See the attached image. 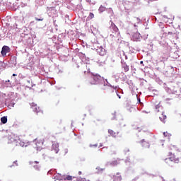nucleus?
Returning a JSON list of instances; mask_svg holds the SVG:
<instances>
[{
    "label": "nucleus",
    "mask_w": 181,
    "mask_h": 181,
    "mask_svg": "<svg viewBox=\"0 0 181 181\" xmlns=\"http://www.w3.org/2000/svg\"><path fill=\"white\" fill-rule=\"evenodd\" d=\"M102 80H104V78L100 76V74L91 73V76L88 79V84L94 86L95 84H98L100 81H102Z\"/></svg>",
    "instance_id": "f257e3e1"
},
{
    "label": "nucleus",
    "mask_w": 181,
    "mask_h": 181,
    "mask_svg": "<svg viewBox=\"0 0 181 181\" xmlns=\"http://www.w3.org/2000/svg\"><path fill=\"white\" fill-rule=\"evenodd\" d=\"M165 163H169V162H174V163H179L181 162V156L179 154H171L170 157L165 159Z\"/></svg>",
    "instance_id": "f03ea898"
},
{
    "label": "nucleus",
    "mask_w": 181,
    "mask_h": 181,
    "mask_svg": "<svg viewBox=\"0 0 181 181\" xmlns=\"http://www.w3.org/2000/svg\"><path fill=\"white\" fill-rule=\"evenodd\" d=\"M156 112H160L159 119L162 122H165V119H166V115L165 114V112L163 111V107L159 105H157L156 106Z\"/></svg>",
    "instance_id": "7ed1b4c3"
},
{
    "label": "nucleus",
    "mask_w": 181,
    "mask_h": 181,
    "mask_svg": "<svg viewBox=\"0 0 181 181\" xmlns=\"http://www.w3.org/2000/svg\"><path fill=\"white\" fill-rule=\"evenodd\" d=\"M45 141L42 139H35L33 141V148L36 149V151H40V149H42V147L43 146V144H44Z\"/></svg>",
    "instance_id": "20e7f679"
},
{
    "label": "nucleus",
    "mask_w": 181,
    "mask_h": 181,
    "mask_svg": "<svg viewBox=\"0 0 181 181\" xmlns=\"http://www.w3.org/2000/svg\"><path fill=\"white\" fill-rule=\"evenodd\" d=\"M20 146H22V148H28V146H30L32 145V142L29 141L26 139H21L20 140Z\"/></svg>",
    "instance_id": "39448f33"
},
{
    "label": "nucleus",
    "mask_w": 181,
    "mask_h": 181,
    "mask_svg": "<svg viewBox=\"0 0 181 181\" xmlns=\"http://www.w3.org/2000/svg\"><path fill=\"white\" fill-rule=\"evenodd\" d=\"M110 28L112 33H114L115 35H119V30L118 29V27H117V25L113 22H111V25Z\"/></svg>",
    "instance_id": "423d86ee"
},
{
    "label": "nucleus",
    "mask_w": 181,
    "mask_h": 181,
    "mask_svg": "<svg viewBox=\"0 0 181 181\" xmlns=\"http://www.w3.org/2000/svg\"><path fill=\"white\" fill-rule=\"evenodd\" d=\"M9 52H11V48H9V47L8 46L4 45L2 47L1 53V55L4 57V56H6V53H9Z\"/></svg>",
    "instance_id": "0eeeda50"
},
{
    "label": "nucleus",
    "mask_w": 181,
    "mask_h": 181,
    "mask_svg": "<svg viewBox=\"0 0 181 181\" xmlns=\"http://www.w3.org/2000/svg\"><path fill=\"white\" fill-rule=\"evenodd\" d=\"M112 180L113 181H122V177L121 176V174H119V173H117L116 175H113Z\"/></svg>",
    "instance_id": "6e6552de"
},
{
    "label": "nucleus",
    "mask_w": 181,
    "mask_h": 181,
    "mask_svg": "<svg viewBox=\"0 0 181 181\" xmlns=\"http://www.w3.org/2000/svg\"><path fill=\"white\" fill-rule=\"evenodd\" d=\"M140 36H141V34H139V32H136L133 34L132 39H133V40H134V42H136V41L139 40Z\"/></svg>",
    "instance_id": "1a4fd4ad"
},
{
    "label": "nucleus",
    "mask_w": 181,
    "mask_h": 181,
    "mask_svg": "<svg viewBox=\"0 0 181 181\" xmlns=\"http://www.w3.org/2000/svg\"><path fill=\"white\" fill-rule=\"evenodd\" d=\"M139 144L143 146V148H149L150 146L149 142L145 141V139L141 140Z\"/></svg>",
    "instance_id": "9d476101"
},
{
    "label": "nucleus",
    "mask_w": 181,
    "mask_h": 181,
    "mask_svg": "<svg viewBox=\"0 0 181 181\" xmlns=\"http://www.w3.org/2000/svg\"><path fill=\"white\" fill-rule=\"evenodd\" d=\"M52 151H54L55 153H58L59 152V144L54 143L52 146Z\"/></svg>",
    "instance_id": "9b49d317"
},
{
    "label": "nucleus",
    "mask_w": 181,
    "mask_h": 181,
    "mask_svg": "<svg viewBox=\"0 0 181 181\" xmlns=\"http://www.w3.org/2000/svg\"><path fill=\"white\" fill-rule=\"evenodd\" d=\"M127 112L129 114H134V112H136V109L135 107H127Z\"/></svg>",
    "instance_id": "f8f14e48"
},
{
    "label": "nucleus",
    "mask_w": 181,
    "mask_h": 181,
    "mask_svg": "<svg viewBox=\"0 0 181 181\" xmlns=\"http://www.w3.org/2000/svg\"><path fill=\"white\" fill-rule=\"evenodd\" d=\"M108 134H110L111 136H113V138H116V136L118 135V132H115L112 129H108Z\"/></svg>",
    "instance_id": "ddd939ff"
},
{
    "label": "nucleus",
    "mask_w": 181,
    "mask_h": 181,
    "mask_svg": "<svg viewBox=\"0 0 181 181\" xmlns=\"http://www.w3.org/2000/svg\"><path fill=\"white\" fill-rule=\"evenodd\" d=\"M33 110L37 114H39V112H41L42 114H43V111H42V110H40V107L39 106H37V105L35 106Z\"/></svg>",
    "instance_id": "4468645a"
},
{
    "label": "nucleus",
    "mask_w": 181,
    "mask_h": 181,
    "mask_svg": "<svg viewBox=\"0 0 181 181\" xmlns=\"http://www.w3.org/2000/svg\"><path fill=\"white\" fill-rule=\"evenodd\" d=\"M122 69H124L125 73L129 71V66H128L126 63L122 64Z\"/></svg>",
    "instance_id": "2eb2a0df"
},
{
    "label": "nucleus",
    "mask_w": 181,
    "mask_h": 181,
    "mask_svg": "<svg viewBox=\"0 0 181 181\" xmlns=\"http://www.w3.org/2000/svg\"><path fill=\"white\" fill-rule=\"evenodd\" d=\"M34 163L35 165H33V167L35 168V169H36V170H40V165H39V161H35Z\"/></svg>",
    "instance_id": "dca6fc26"
},
{
    "label": "nucleus",
    "mask_w": 181,
    "mask_h": 181,
    "mask_svg": "<svg viewBox=\"0 0 181 181\" xmlns=\"http://www.w3.org/2000/svg\"><path fill=\"white\" fill-rule=\"evenodd\" d=\"M6 67V64L3 62H0V70H4Z\"/></svg>",
    "instance_id": "f3484780"
},
{
    "label": "nucleus",
    "mask_w": 181,
    "mask_h": 181,
    "mask_svg": "<svg viewBox=\"0 0 181 181\" xmlns=\"http://www.w3.org/2000/svg\"><path fill=\"white\" fill-rule=\"evenodd\" d=\"M1 121L2 124H6L8 122V117H6L5 116L1 117Z\"/></svg>",
    "instance_id": "a211bd4d"
},
{
    "label": "nucleus",
    "mask_w": 181,
    "mask_h": 181,
    "mask_svg": "<svg viewBox=\"0 0 181 181\" xmlns=\"http://www.w3.org/2000/svg\"><path fill=\"white\" fill-rule=\"evenodd\" d=\"M119 163L117 160H115L110 163V165L111 166H117Z\"/></svg>",
    "instance_id": "6ab92c4d"
},
{
    "label": "nucleus",
    "mask_w": 181,
    "mask_h": 181,
    "mask_svg": "<svg viewBox=\"0 0 181 181\" xmlns=\"http://www.w3.org/2000/svg\"><path fill=\"white\" fill-rule=\"evenodd\" d=\"M107 90L108 93H114V91H115V89H114V88L110 86L107 87Z\"/></svg>",
    "instance_id": "aec40b11"
},
{
    "label": "nucleus",
    "mask_w": 181,
    "mask_h": 181,
    "mask_svg": "<svg viewBox=\"0 0 181 181\" xmlns=\"http://www.w3.org/2000/svg\"><path fill=\"white\" fill-rule=\"evenodd\" d=\"M105 7L103 6H100V8H99V11L100 12H105Z\"/></svg>",
    "instance_id": "412c9836"
},
{
    "label": "nucleus",
    "mask_w": 181,
    "mask_h": 181,
    "mask_svg": "<svg viewBox=\"0 0 181 181\" xmlns=\"http://www.w3.org/2000/svg\"><path fill=\"white\" fill-rule=\"evenodd\" d=\"M112 116H111V119H115V118H116V117H117V112H113V113H112V115H111Z\"/></svg>",
    "instance_id": "4be33fe9"
},
{
    "label": "nucleus",
    "mask_w": 181,
    "mask_h": 181,
    "mask_svg": "<svg viewBox=\"0 0 181 181\" xmlns=\"http://www.w3.org/2000/svg\"><path fill=\"white\" fill-rule=\"evenodd\" d=\"M64 180H73V177L70 175H67Z\"/></svg>",
    "instance_id": "5701e85b"
},
{
    "label": "nucleus",
    "mask_w": 181,
    "mask_h": 181,
    "mask_svg": "<svg viewBox=\"0 0 181 181\" xmlns=\"http://www.w3.org/2000/svg\"><path fill=\"white\" fill-rule=\"evenodd\" d=\"M93 18H94V13H90L88 18V19H93Z\"/></svg>",
    "instance_id": "b1692460"
},
{
    "label": "nucleus",
    "mask_w": 181,
    "mask_h": 181,
    "mask_svg": "<svg viewBox=\"0 0 181 181\" xmlns=\"http://www.w3.org/2000/svg\"><path fill=\"white\" fill-rule=\"evenodd\" d=\"M163 135L167 138H169V136H170V134L168 133V132H163Z\"/></svg>",
    "instance_id": "393cba45"
},
{
    "label": "nucleus",
    "mask_w": 181,
    "mask_h": 181,
    "mask_svg": "<svg viewBox=\"0 0 181 181\" xmlns=\"http://www.w3.org/2000/svg\"><path fill=\"white\" fill-rule=\"evenodd\" d=\"M30 105H31V108H33H33H35L37 105V104H36L35 103H32L30 104Z\"/></svg>",
    "instance_id": "a878e982"
},
{
    "label": "nucleus",
    "mask_w": 181,
    "mask_h": 181,
    "mask_svg": "<svg viewBox=\"0 0 181 181\" xmlns=\"http://www.w3.org/2000/svg\"><path fill=\"white\" fill-rule=\"evenodd\" d=\"M128 152H129V148H126L124 149V153H128Z\"/></svg>",
    "instance_id": "bb28decb"
},
{
    "label": "nucleus",
    "mask_w": 181,
    "mask_h": 181,
    "mask_svg": "<svg viewBox=\"0 0 181 181\" xmlns=\"http://www.w3.org/2000/svg\"><path fill=\"white\" fill-rule=\"evenodd\" d=\"M35 21H43V18H35Z\"/></svg>",
    "instance_id": "cd10ccee"
},
{
    "label": "nucleus",
    "mask_w": 181,
    "mask_h": 181,
    "mask_svg": "<svg viewBox=\"0 0 181 181\" xmlns=\"http://www.w3.org/2000/svg\"><path fill=\"white\" fill-rule=\"evenodd\" d=\"M49 11H54V12H56V8L54 7H51L49 8Z\"/></svg>",
    "instance_id": "c85d7f7f"
},
{
    "label": "nucleus",
    "mask_w": 181,
    "mask_h": 181,
    "mask_svg": "<svg viewBox=\"0 0 181 181\" xmlns=\"http://www.w3.org/2000/svg\"><path fill=\"white\" fill-rule=\"evenodd\" d=\"M108 11L111 12V13H114V11L111 8H108Z\"/></svg>",
    "instance_id": "c756f323"
},
{
    "label": "nucleus",
    "mask_w": 181,
    "mask_h": 181,
    "mask_svg": "<svg viewBox=\"0 0 181 181\" xmlns=\"http://www.w3.org/2000/svg\"><path fill=\"white\" fill-rule=\"evenodd\" d=\"M76 181H86V179L81 178V179H78Z\"/></svg>",
    "instance_id": "7c9ffc66"
},
{
    "label": "nucleus",
    "mask_w": 181,
    "mask_h": 181,
    "mask_svg": "<svg viewBox=\"0 0 181 181\" xmlns=\"http://www.w3.org/2000/svg\"><path fill=\"white\" fill-rule=\"evenodd\" d=\"M117 95L118 98H121V95H119V94L117 93Z\"/></svg>",
    "instance_id": "2f4dec72"
},
{
    "label": "nucleus",
    "mask_w": 181,
    "mask_h": 181,
    "mask_svg": "<svg viewBox=\"0 0 181 181\" xmlns=\"http://www.w3.org/2000/svg\"><path fill=\"white\" fill-rule=\"evenodd\" d=\"M16 76H17V75H16V74H13V77H16Z\"/></svg>",
    "instance_id": "473e14b6"
},
{
    "label": "nucleus",
    "mask_w": 181,
    "mask_h": 181,
    "mask_svg": "<svg viewBox=\"0 0 181 181\" xmlns=\"http://www.w3.org/2000/svg\"><path fill=\"white\" fill-rule=\"evenodd\" d=\"M11 81L8 80V81H6V83H9Z\"/></svg>",
    "instance_id": "72a5a7b5"
},
{
    "label": "nucleus",
    "mask_w": 181,
    "mask_h": 181,
    "mask_svg": "<svg viewBox=\"0 0 181 181\" xmlns=\"http://www.w3.org/2000/svg\"><path fill=\"white\" fill-rule=\"evenodd\" d=\"M78 175H81V171H79V172H78Z\"/></svg>",
    "instance_id": "f704fd0d"
},
{
    "label": "nucleus",
    "mask_w": 181,
    "mask_h": 181,
    "mask_svg": "<svg viewBox=\"0 0 181 181\" xmlns=\"http://www.w3.org/2000/svg\"><path fill=\"white\" fill-rule=\"evenodd\" d=\"M100 56H104V54H100Z\"/></svg>",
    "instance_id": "c9c22d12"
},
{
    "label": "nucleus",
    "mask_w": 181,
    "mask_h": 181,
    "mask_svg": "<svg viewBox=\"0 0 181 181\" xmlns=\"http://www.w3.org/2000/svg\"><path fill=\"white\" fill-rule=\"evenodd\" d=\"M13 141H14V139H12L11 142H13Z\"/></svg>",
    "instance_id": "e433bc0d"
},
{
    "label": "nucleus",
    "mask_w": 181,
    "mask_h": 181,
    "mask_svg": "<svg viewBox=\"0 0 181 181\" xmlns=\"http://www.w3.org/2000/svg\"><path fill=\"white\" fill-rule=\"evenodd\" d=\"M141 63L142 64V63H144V62L141 61Z\"/></svg>",
    "instance_id": "4c0bfd02"
}]
</instances>
